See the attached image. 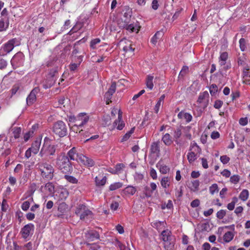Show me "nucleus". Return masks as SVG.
Returning a JSON list of instances; mask_svg holds the SVG:
<instances>
[{"instance_id": "1", "label": "nucleus", "mask_w": 250, "mask_h": 250, "mask_svg": "<svg viewBox=\"0 0 250 250\" xmlns=\"http://www.w3.org/2000/svg\"><path fill=\"white\" fill-rule=\"evenodd\" d=\"M69 125L70 129L75 132H81L83 127L87 125H93L92 119L89 115L85 113H81L76 117L70 116L68 117Z\"/></svg>"}, {"instance_id": "2", "label": "nucleus", "mask_w": 250, "mask_h": 250, "mask_svg": "<svg viewBox=\"0 0 250 250\" xmlns=\"http://www.w3.org/2000/svg\"><path fill=\"white\" fill-rule=\"evenodd\" d=\"M132 16V10L129 7L125 8V11L124 13V21L123 19L119 21L118 24L121 29H125L130 31H139L141 26L139 22L136 21L130 24H129L130 18Z\"/></svg>"}, {"instance_id": "3", "label": "nucleus", "mask_w": 250, "mask_h": 250, "mask_svg": "<svg viewBox=\"0 0 250 250\" xmlns=\"http://www.w3.org/2000/svg\"><path fill=\"white\" fill-rule=\"evenodd\" d=\"M68 155L70 160L81 163L87 167H92L94 165L93 160L84 156L82 154L77 153L75 148H72L68 151Z\"/></svg>"}, {"instance_id": "4", "label": "nucleus", "mask_w": 250, "mask_h": 250, "mask_svg": "<svg viewBox=\"0 0 250 250\" xmlns=\"http://www.w3.org/2000/svg\"><path fill=\"white\" fill-rule=\"evenodd\" d=\"M201 152L202 149L197 143L195 141L191 142L187 155L189 163L193 164L199 157Z\"/></svg>"}, {"instance_id": "5", "label": "nucleus", "mask_w": 250, "mask_h": 250, "mask_svg": "<svg viewBox=\"0 0 250 250\" xmlns=\"http://www.w3.org/2000/svg\"><path fill=\"white\" fill-rule=\"evenodd\" d=\"M37 166L41 172L42 177L51 180L54 176V169L53 167L47 163H39Z\"/></svg>"}, {"instance_id": "6", "label": "nucleus", "mask_w": 250, "mask_h": 250, "mask_svg": "<svg viewBox=\"0 0 250 250\" xmlns=\"http://www.w3.org/2000/svg\"><path fill=\"white\" fill-rule=\"evenodd\" d=\"M57 165L60 170L63 173L70 172L72 169V167L68 158L64 155H61L58 157Z\"/></svg>"}, {"instance_id": "7", "label": "nucleus", "mask_w": 250, "mask_h": 250, "mask_svg": "<svg viewBox=\"0 0 250 250\" xmlns=\"http://www.w3.org/2000/svg\"><path fill=\"white\" fill-rule=\"evenodd\" d=\"M53 131L56 135L60 137H62L67 134V129L66 125L62 121H57L53 125Z\"/></svg>"}, {"instance_id": "8", "label": "nucleus", "mask_w": 250, "mask_h": 250, "mask_svg": "<svg viewBox=\"0 0 250 250\" xmlns=\"http://www.w3.org/2000/svg\"><path fill=\"white\" fill-rule=\"evenodd\" d=\"M209 102V94L207 91L201 93L197 101V106L200 108V110L202 111L208 105Z\"/></svg>"}, {"instance_id": "9", "label": "nucleus", "mask_w": 250, "mask_h": 250, "mask_svg": "<svg viewBox=\"0 0 250 250\" xmlns=\"http://www.w3.org/2000/svg\"><path fill=\"white\" fill-rule=\"evenodd\" d=\"M75 213L79 216L81 219H84L86 216L91 214V211L84 205H79L76 209Z\"/></svg>"}, {"instance_id": "10", "label": "nucleus", "mask_w": 250, "mask_h": 250, "mask_svg": "<svg viewBox=\"0 0 250 250\" xmlns=\"http://www.w3.org/2000/svg\"><path fill=\"white\" fill-rule=\"evenodd\" d=\"M34 225L32 223L28 224L25 225L21 230V234L22 237L24 239H27L30 236H31L34 232Z\"/></svg>"}, {"instance_id": "11", "label": "nucleus", "mask_w": 250, "mask_h": 250, "mask_svg": "<svg viewBox=\"0 0 250 250\" xmlns=\"http://www.w3.org/2000/svg\"><path fill=\"white\" fill-rule=\"evenodd\" d=\"M55 152V148L54 146L46 143L43 145L40 151V155L41 157L52 155L54 154Z\"/></svg>"}, {"instance_id": "12", "label": "nucleus", "mask_w": 250, "mask_h": 250, "mask_svg": "<svg viewBox=\"0 0 250 250\" xmlns=\"http://www.w3.org/2000/svg\"><path fill=\"white\" fill-rule=\"evenodd\" d=\"M20 44V42L18 40L16 39H13L5 44L2 49L6 54L11 51L15 46H18Z\"/></svg>"}, {"instance_id": "13", "label": "nucleus", "mask_w": 250, "mask_h": 250, "mask_svg": "<svg viewBox=\"0 0 250 250\" xmlns=\"http://www.w3.org/2000/svg\"><path fill=\"white\" fill-rule=\"evenodd\" d=\"M116 83L115 82L112 83L110 88L104 95V100L105 101L107 104H109V103L111 102V99L113 93H114L116 91Z\"/></svg>"}, {"instance_id": "14", "label": "nucleus", "mask_w": 250, "mask_h": 250, "mask_svg": "<svg viewBox=\"0 0 250 250\" xmlns=\"http://www.w3.org/2000/svg\"><path fill=\"white\" fill-rule=\"evenodd\" d=\"M228 59V53L227 52H221L219 57V64L223 67V68L227 69L230 68V66L227 64Z\"/></svg>"}, {"instance_id": "15", "label": "nucleus", "mask_w": 250, "mask_h": 250, "mask_svg": "<svg viewBox=\"0 0 250 250\" xmlns=\"http://www.w3.org/2000/svg\"><path fill=\"white\" fill-rule=\"evenodd\" d=\"M56 192L57 193L55 195V198L57 197L58 199L60 200L66 199L68 195V190L62 187L59 188Z\"/></svg>"}, {"instance_id": "16", "label": "nucleus", "mask_w": 250, "mask_h": 250, "mask_svg": "<svg viewBox=\"0 0 250 250\" xmlns=\"http://www.w3.org/2000/svg\"><path fill=\"white\" fill-rule=\"evenodd\" d=\"M40 91L38 87H35L34 88L30 94L26 98V102L28 105H31L33 104L36 100V94H37Z\"/></svg>"}, {"instance_id": "17", "label": "nucleus", "mask_w": 250, "mask_h": 250, "mask_svg": "<svg viewBox=\"0 0 250 250\" xmlns=\"http://www.w3.org/2000/svg\"><path fill=\"white\" fill-rule=\"evenodd\" d=\"M150 152L151 154H154L156 157H159L160 153L159 142H155L152 143L150 147Z\"/></svg>"}, {"instance_id": "18", "label": "nucleus", "mask_w": 250, "mask_h": 250, "mask_svg": "<svg viewBox=\"0 0 250 250\" xmlns=\"http://www.w3.org/2000/svg\"><path fill=\"white\" fill-rule=\"evenodd\" d=\"M41 144V140L39 139L35 141L32 144V146L29 148L34 154H36L39 152Z\"/></svg>"}, {"instance_id": "19", "label": "nucleus", "mask_w": 250, "mask_h": 250, "mask_svg": "<svg viewBox=\"0 0 250 250\" xmlns=\"http://www.w3.org/2000/svg\"><path fill=\"white\" fill-rule=\"evenodd\" d=\"M166 223L164 221H155L151 223V226L158 231L162 230L166 228Z\"/></svg>"}, {"instance_id": "20", "label": "nucleus", "mask_w": 250, "mask_h": 250, "mask_svg": "<svg viewBox=\"0 0 250 250\" xmlns=\"http://www.w3.org/2000/svg\"><path fill=\"white\" fill-rule=\"evenodd\" d=\"M157 167L159 169L161 173L165 174L169 172L170 168L167 165L159 162L156 165Z\"/></svg>"}, {"instance_id": "21", "label": "nucleus", "mask_w": 250, "mask_h": 250, "mask_svg": "<svg viewBox=\"0 0 250 250\" xmlns=\"http://www.w3.org/2000/svg\"><path fill=\"white\" fill-rule=\"evenodd\" d=\"M55 72H53V74L50 73L49 74V77L50 78V80H49L46 83H44L43 85V86L45 89H47L49 87H50L55 83L56 81V79L55 78Z\"/></svg>"}, {"instance_id": "22", "label": "nucleus", "mask_w": 250, "mask_h": 250, "mask_svg": "<svg viewBox=\"0 0 250 250\" xmlns=\"http://www.w3.org/2000/svg\"><path fill=\"white\" fill-rule=\"evenodd\" d=\"M125 126L124 122L121 119L118 118L117 120H116L113 124V128H116L119 130H122Z\"/></svg>"}, {"instance_id": "23", "label": "nucleus", "mask_w": 250, "mask_h": 250, "mask_svg": "<svg viewBox=\"0 0 250 250\" xmlns=\"http://www.w3.org/2000/svg\"><path fill=\"white\" fill-rule=\"evenodd\" d=\"M178 117L180 119H185L188 123L190 122L192 119L191 114L184 111L179 112L178 114Z\"/></svg>"}, {"instance_id": "24", "label": "nucleus", "mask_w": 250, "mask_h": 250, "mask_svg": "<svg viewBox=\"0 0 250 250\" xmlns=\"http://www.w3.org/2000/svg\"><path fill=\"white\" fill-rule=\"evenodd\" d=\"M171 183V178L168 176H164L162 178L160 183L161 186L164 188H168L170 185Z\"/></svg>"}, {"instance_id": "25", "label": "nucleus", "mask_w": 250, "mask_h": 250, "mask_svg": "<svg viewBox=\"0 0 250 250\" xmlns=\"http://www.w3.org/2000/svg\"><path fill=\"white\" fill-rule=\"evenodd\" d=\"M162 141L167 146H169L173 143L172 138L168 133H166L163 136Z\"/></svg>"}, {"instance_id": "26", "label": "nucleus", "mask_w": 250, "mask_h": 250, "mask_svg": "<svg viewBox=\"0 0 250 250\" xmlns=\"http://www.w3.org/2000/svg\"><path fill=\"white\" fill-rule=\"evenodd\" d=\"M234 235V232L227 231L223 235V240L226 243H229L233 239Z\"/></svg>"}, {"instance_id": "27", "label": "nucleus", "mask_w": 250, "mask_h": 250, "mask_svg": "<svg viewBox=\"0 0 250 250\" xmlns=\"http://www.w3.org/2000/svg\"><path fill=\"white\" fill-rule=\"evenodd\" d=\"M87 239L89 241H93L99 238V235L96 231H90L86 234Z\"/></svg>"}, {"instance_id": "28", "label": "nucleus", "mask_w": 250, "mask_h": 250, "mask_svg": "<svg viewBox=\"0 0 250 250\" xmlns=\"http://www.w3.org/2000/svg\"><path fill=\"white\" fill-rule=\"evenodd\" d=\"M162 239L165 242L170 241L171 236L170 235V231L168 230H164L162 232Z\"/></svg>"}, {"instance_id": "29", "label": "nucleus", "mask_w": 250, "mask_h": 250, "mask_svg": "<svg viewBox=\"0 0 250 250\" xmlns=\"http://www.w3.org/2000/svg\"><path fill=\"white\" fill-rule=\"evenodd\" d=\"M124 193L127 195H133L136 192L135 187L129 186L126 187L124 190Z\"/></svg>"}, {"instance_id": "30", "label": "nucleus", "mask_w": 250, "mask_h": 250, "mask_svg": "<svg viewBox=\"0 0 250 250\" xmlns=\"http://www.w3.org/2000/svg\"><path fill=\"white\" fill-rule=\"evenodd\" d=\"M7 137L4 134L0 135V149L2 150L6 147V145L7 144Z\"/></svg>"}, {"instance_id": "31", "label": "nucleus", "mask_w": 250, "mask_h": 250, "mask_svg": "<svg viewBox=\"0 0 250 250\" xmlns=\"http://www.w3.org/2000/svg\"><path fill=\"white\" fill-rule=\"evenodd\" d=\"M249 192L247 189H243L240 193L239 198L243 201H246L249 198Z\"/></svg>"}, {"instance_id": "32", "label": "nucleus", "mask_w": 250, "mask_h": 250, "mask_svg": "<svg viewBox=\"0 0 250 250\" xmlns=\"http://www.w3.org/2000/svg\"><path fill=\"white\" fill-rule=\"evenodd\" d=\"M45 189L48 191L49 194H53L54 193L55 188L53 183L49 182L45 184Z\"/></svg>"}, {"instance_id": "33", "label": "nucleus", "mask_w": 250, "mask_h": 250, "mask_svg": "<svg viewBox=\"0 0 250 250\" xmlns=\"http://www.w3.org/2000/svg\"><path fill=\"white\" fill-rule=\"evenodd\" d=\"M106 182V177L104 176L101 178L99 176H97L95 178V182L97 186H101L105 185Z\"/></svg>"}, {"instance_id": "34", "label": "nucleus", "mask_w": 250, "mask_h": 250, "mask_svg": "<svg viewBox=\"0 0 250 250\" xmlns=\"http://www.w3.org/2000/svg\"><path fill=\"white\" fill-rule=\"evenodd\" d=\"M153 76L151 75H148L147 76L146 85L147 87L150 90H152L153 88Z\"/></svg>"}, {"instance_id": "35", "label": "nucleus", "mask_w": 250, "mask_h": 250, "mask_svg": "<svg viewBox=\"0 0 250 250\" xmlns=\"http://www.w3.org/2000/svg\"><path fill=\"white\" fill-rule=\"evenodd\" d=\"M33 202L32 198H30L28 201L24 202L21 206V209L23 211H27L30 207V204Z\"/></svg>"}, {"instance_id": "36", "label": "nucleus", "mask_w": 250, "mask_h": 250, "mask_svg": "<svg viewBox=\"0 0 250 250\" xmlns=\"http://www.w3.org/2000/svg\"><path fill=\"white\" fill-rule=\"evenodd\" d=\"M238 198L236 197H233L230 203L228 204L227 208L229 210H232L235 207V204L238 202Z\"/></svg>"}, {"instance_id": "37", "label": "nucleus", "mask_w": 250, "mask_h": 250, "mask_svg": "<svg viewBox=\"0 0 250 250\" xmlns=\"http://www.w3.org/2000/svg\"><path fill=\"white\" fill-rule=\"evenodd\" d=\"M111 113L112 116L114 117L116 114H118V117L119 119H121L122 118V112L120 109L114 107L112 109Z\"/></svg>"}, {"instance_id": "38", "label": "nucleus", "mask_w": 250, "mask_h": 250, "mask_svg": "<svg viewBox=\"0 0 250 250\" xmlns=\"http://www.w3.org/2000/svg\"><path fill=\"white\" fill-rule=\"evenodd\" d=\"M123 186V184L121 182H116L111 184L109 186V190L113 191L121 188Z\"/></svg>"}, {"instance_id": "39", "label": "nucleus", "mask_w": 250, "mask_h": 250, "mask_svg": "<svg viewBox=\"0 0 250 250\" xmlns=\"http://www.w3.org/2000/svg\"><path fill=\"white\" fill-rule=\"evenodd\" d=\"M83 26V24L80 21H77L76 24L69 31H78L81 30Z\"/></svg>"}, {"instance_id": "40", "label": "nucleus", "mask_w": 250, "mask_h": 250, "mask_svg": "<svg viewBox=\"0 0 250 250\" xmlns=\"http://www.w3.org/2000/svg\"><path fill=\"white\" fill-rule=\"evenodd\" d=\"M219 191V188L217 184H213L209 188V193L211 195H213L215 193H217Z\"/></svg>"}, {"instance_id": "41", "label": "nucleus", "mask_w": 250, "mask_h": 250, "mask_svg": "<svg viewBox=\"0 0 250 250\" xmlns=\"http://www.w3.org/2000/svg\"><path fill=\"white\" fill-rule=\"evenodd\" d=\"M199 186V181L197 180H194L191 182L190 189L193 191L198 190Z\"/></svg>"}, {"instance_id": "42", "label": "nucleus", "mask_w": 250, "mask_h": 250, "mask_svg": "<svg viewBox=\"0 0 250 250\" xmlns=\"http://www.w3.org/2000/svg\"><path fill=\"white\" fill-rule=\"evenodd\" d=\"M224 229H229L231 230V231L234 232L235 225L234 224H232V225H229V226H225L224 227H219L218 229V232H220V233H221L223 232Z\"/></svg>"}, {"instance_id": "43", "label": "nucleus", "mask_w": 250, "mask_h": 250, "mask_svg": "<svg viewBox=\"0 0 250 250\" xmlns=\"http://www.w3.org/2000/svg\"><path fill=\"white\" fill-rule=\"evenodd\" d=\"M64 178L69 182L72 184H76L78 182V180L72 176L65 175Z\"/></svg>"}, {"instance_id": "44", "label": "nucleus", "mask_w": 250, "mask_h": 250, "mask_svg": "<svg viewBox=\"0 0 250 250\" xmlns=\"http://www.w3.org/2000/svg\"><path fill=\"white\" fill-rule=\"evenodd\" d=\"M21 132V129L20 127H14L13 128V133L14 137L15 139H18L20 137Z\"/></svg>"}, {"instance_id": "45", "label": "nucleus", "mask_w": 250, "mask_h": 250, "mask_svg": "<svg viewBox=\"0 0 250 250\" xmlns=\"http://www.w3.org/2000/svg\"><path fill=\"white\" fill-rule=\"evenodd\" d=\"M125 167V165L123 164H118L116 165L115 170L116 174L121 173Z\"/></svg>"}, {"instance_id": "46", "label": "nucleus", "mask_w": 250, "mask_h": 250, "mask_svg": "<svg viewBox=\"0 0 250 250\" xmlns=\"http://www.w3.org/2000/svg\"><path fill=\"white\" fill-rule=\"evenodd\" d=\"M240 177L238 175H234L230 177V181L234 184L238 183L239 181Z\"/></svg>"}, {"instance_id": "47", "label": "nucleus", "mask_w": 250, "mask_h": 250, "mask_svg": "<svg viewBox=\"0 0 250 250\" xmlns=\"http://www.w3.org/2000/svg\"><path fill=\"white\" fill-rule=\"evenodd\" d=\"M36 189V185L34 183L32 184L29 188V191L27 192L28 196L32 195Z\"/></svg>"}, {"instance_id": "48", "label": "nucleus", "mask_w": 250, "mask_h": 250, "mask_svg": "<svg viewBox=\"0 0 250 250\" xmlns=\"http://www.w3.org/2000/svg\"><path fill=\"white\" fill-rule=\"evenodd\" d=\"M226 210L221 209L217 212L216 216L218 218H219L220 219H222L226 215Z\"/></svg>"}, {"instance_id": "49", "label": "nucleus", "mask_w": 250, "mask_h": 250, "mask_svg": "<svg viewBox=\"0 0 250 250\" xmlns=\"http://www.w3.org/2000/svg\"><path fill=\"white\" fill-rule=\"evenodd\" d=\"M239 46L241 51H244L246 49L245 40L243 38H241L239 40Z\"/></svg>"}, {"instance_id": "50", "label": "nucleus", "mask_w": 250, "mask_h": 250, "mask_svg": "<svg viewBox=\"0 0 250 250\" xmlns=\"http://www.w3.org/2000/svg\"><path fill=\"white\" fill-rule=\"evenodd\" d=\"M220 161L223 164H227L230 160V158L227 155H223L220 157Z\"/></svg>"}, {"instance_id": "51", "label": "nucleus", "mask_w": 250, "mask_h": 250, "mask_svg": "<svg viewBox=\"0 0 250 250\" xmlns=\"http://www.w3.org/2000/svg\"><path fill=\"white\" fill-rule=\"evenodd\" d=\"M144 194L146 197H149L151 196L152 193V191L149 189V188L148 187H146L144 188Z\"/></svg>"}, {"instance_id": "52", "label": "nucleus", "mask_w": 250, "mask_h": 250, "mask_svg": "<svg viewBox=\"0 0 250 250\" xmlns=\"http://www.w3.org/2000/svg\"><path fill=\"white\" fill-rule=\"evenodd\" d=\"M188 67L187 66H184L180 73H179V77H183L185 74H186L187 73V72H188Z\"/></svg>"}, {"instance_id": "53", "label": "nucleus", "mask_w": 250, "mask_h": 250, "mask_svg": "<svg viewBox=\"0 0 250 250\" xmlns=\"http://www.w3.org/2000/svg\"><path fill=\"white\" fill-rule=\"evenodd\" d=\"M217 86L215 84H211L209 87V92L211 95H214L217 91Z\"/></svg>"}, {"instance_id": "54", "label": "nucleus", "mask_w": 250, "mask_h": 250, "mask_svg": "<svg viewBox=\"0 0 250 250\" xmlns=\"http://www.w3.org/2000/svg\"><path fill=\"white\" fill-rule=\"evenodd\" d=\"M33 134V132L32 131H28L27 132H26L24 135V137H23L24 141L25 142L28 141V140L30 138V137L31 136H32Z\"/></svg>"}, {"instance_id": "55", "label": "nucleus", "mask_w": 250, "mask_h": 250, "mask_svg": "<svg viewBox=\"0 0 250 250\" xmlns=\"http://www.w3.org/2000/svg\"><path fill=\"white\" fill-rule=\"evenodd\" d=\"M29 177V174H23V175L22 177L20 179V184H24L25 183L28 179Z\"/></svg>"}, {"instance_id": "56", "label": "nucleus", "mask_w": 250, "mask_h": 250, "mask_svg": "<svg viewBox=\"0 0 250 250\" xmlns=\"http://www.w3.org/2000/svg\"><path fill=\"white\" fill-rule=\"evenodd\" d=\"M150 175L153 180H155L157 178V172L153 168H151L150 169Z\"/></svg>"}, {"instance_id": "57", "label": "nucleus", "mask_w": 250, "mask_h": 250, "mask_svg": "<svg viewBox=\"0 0 250 250\" xmlns=\"http://www.w3.org/2000/svg\"><path fill=\"white\" fill-rule=\"evenodd\" d=\"M160 32H156L154 36L152 38L151 42L153 44H155L157 42V40L158 38L161 36Z\"/></svg>"}, {"instance_id": "58", "label": "nucleus", "mask_w": 250, "mask_h": 250, "mask_svg": "<svg viewBox=\"0 0 250 250\" xmlns=\"http://www.w3.org/2000/svg\"><path fill=\"white\" fill-rule=\"evenodd\" d=\"M123 50L125 52L131 51L133 52L134 48H132L131 43H129L128 45H125L123 47Z\"/></svg>"}, {"instance_id": "59", "label": "nucleus", "mask_w": 250, "mask_h": 250, "mask_svg": "<svg viewBox=\"0 0 250 250\" xmlns=\"http://www.w3.org/2000/svg\"><path fill=\"white\" fill-rule=\"evenodd\" d=\"M71 25L70 21L68 20L65 21L62 28L63 30H68L71 27Z\"/></svg>"}, {"instance_id": "60", "label": "nucleus", "mask_w": 250, "mask_h": 250, "mask_svg": "<svg viewBox=\"0 0 250 250\" xmlns=\"http://www.w3.org/2000/svg\"><path fill=\"white\" fill-rule=\"evenodd\" d=\"M200 203V202L199 199H195L191 202L190 206L192 208L197 207L199 206Z\"/></svg>"}, {"instance_id": "61", "label": "nucleus", "mask_w": 250, "mask_h": 250, "mask_svg": "<svg viewBox=\"0 0 250 250\" xmlns=\"http://www.w3.org/2000/svg\"><path fill=\"white\" fill-rule=\"evenodd\" d=\"M248 122L247 118H241L240 119L239 121V123L240 125H241L242 126H245L247 125Z\"/></svg>"}, {"instance_id": "62", "label": "nucleus", "mask_w": 250, "mask_h": 250, "mask_svg": "<svg viewBox=\"0 0 250 250\" xmlns=\"http://www.w3.org/2000/svg\"><path fill=\"white\" fill-rule=\"evenodd\" d=\"M119 203L117 202H114L112 203L110 205V208L112 210L115 211L119 207Z\"/></svg>"}, {"instance_id": "63", "label": "nucleus", "mask_w": 250, "mask_h": 250, "mask_svg": "<svg viewBox=\"0 0 250 250\" xmlns=\"http://www.w3.org/2000/svg\"><path fill=\"white\" fill-rule=\"evenodd\" d=\"M8 180H9V182L10 184L12 186H14L16 184V182H17L16 178L12 176H10L9 177Z\"/></svg>"}, {"instance_id": "64", "label": "nucleus", "mask_w": 250, "mask_h": 250, "mask_svg": "<svg viewBox=\"0 0 250 250\" xmlns=\"http://www.w3.org/2000/svg\"><path fill=\"white\" fill-rule=\"evenodd\" d=\"M182 134L181 131L180 129H177L174 131V137L175 139H177L179 138Z\"/></svg>"}]
</instances>
